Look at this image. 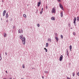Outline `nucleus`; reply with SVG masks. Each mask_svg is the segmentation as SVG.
Listing matches in <instances>:
<instances>
[{
	"label": "nucleus",
	"mask_w": 79,
	"mask_h": 79,
	"mask_svg": "<svg viewBox=\"0 0 79 79\" xmlns=\"http://www.w3.org/2000/svg\"><path fill=\"white\" fill-rule=\"evenodd\" d=\"M22 41L23 43V44L24 45H25V44H26V38H25V37H23V38Z\"/></svg>",
	"instance_id": "1"
},
{
	"label": "nucleus",
	"mask_w": 79,
	"mask_h": 79,
	"mask_svg": "<svg viewBox=\"0 0 79 79\" xmlns=\"http://www.w3.org/2000/svg\"><path fill=\"white\" fill-rule=\"evenodd\" d=\"M76 18L75 17L74 18V19H73V23L75 26L76 25Z\"/></svg>",
	"instance_id": "2"
},
{
	"label": "nucleus",
	"mask_w": 79,
	"mask_h": 79,
	"mask_svg": "<svg viewBox=\"0 0 79 79\" xmlns=\"http://www.w3.org/2000/svg\"><path fill=\"white\" fill-rule=\"evenodd\" d=\"M59 6L60 8L62 10H63V11H64V9H63V6L60 3L59 4Z\"/></svg>",
	"instance_id": "3"
},
{
	"label": "nucleus",
	"mask_w": 79,
	"mask_h": 79,
	"mask_svg": "<svg viewBox=\"0 0 79 79\" xmlns=\"http://www.w3.org/2000/svg\"><path fill=\"white\" fill-rule=\"evenodd\" d=\"M55 9L53 7L52 9V13H55Z\"/></svg>",
	"instance_id": "4"
},
{
	"label": "nucleus",
	"mask_w": 79,
	"mask_h": 79,
	"mask_svg": "<svg viewBox=\"0 0 79 79\" xmlns=\"http://www.w3.org/2000/svg\"><path fill=\"white\" fill-rule=\"evenodd\" d=\"M63 55H61L59 58V60L60 61H62V60H63Z\"/></svg>",
	"instance_id": "5"
},
{
	"label": "nucleus",
	"mask_w": 79,
	"mask_h": 79,
	"mask_svg": "<svg viewBox=\"0 0 79 79\" xmlns=\"http://www.w3.org/2000/svg\"><path fill=\"white\" fill-rule=\"evenodd\" d=\"M6 10H4L3 12V16H5V13H6Z\"/></svg>",
	"instance_id": "6"
},
{
	"label": "nucleus",
	"mask_w": 79,
	"mask_h": 79,
	"mask_svg": "<svg viewBox=\"0 0 79 79\" xmlns=\"http://www.w3.org/2000/svg\"><path fill=\"white\" fill-rule=\"evenodd\" d=\"M23 35H21L20 36H19V38L20 39H21L22 40H23Z\"/></svg>",
	"instance_id": "7"
},
{
	"label": "nucleus",
	"mask_w": 79,
	"mask_h": 79,
	"mask_svg": "<svg viewBox=\"0 0 79 79\" xmlns=\"http://www.w3.org/2000/svg\"><path fill=\"white\" fill-rule=\"evenodd\" d=\"M60 16L62 18L63 16V11L61 12L60 13Z\"/></svg>",
	"instance_id": "8"
},
{
	"label": "nucleus",
	"mask_w": 79,
	"mask_h": 79,
	"mask_svg": "<svg viewBox=\"0 0 79 79\" xmlns=\"http://www.w3.org/2000/svg\"><path fill=\"white\" fill-rule=\"evenodd\" d=\"M55 39L56 40V42H58V37H55Z\"/></svg>",
	"instance_id": "9"
},
{
	"label": "nucleus",
	"mask_w": 79,
	"mask_h": 79,
	"mask_svg": "<svg viewBox=\"0 0 79 79\" xmlns=\"http://www.w3.org/2000/svg\"><path fill=\"white\" fill-rule=\"evenodd\" d=\"M40 4H41V2H38V4L37 5L38 7L40 6Z\"/></svg>",
	"instance_id": "10"
},
{
	"label": "nucleus",
	"mask_w": 79,
	"mask_h": 79,
	"mask_svg": "<svg viewBox=\"0 0 79 79\" xmlns=\"http://www.w3.org/2000/svg\"><path fill=\"white\" fill-rule=\"evenodd\" d=\"M52 40V39L51 38H48V42H51Z\"/></svg>",
	"instance_id": "11"
},
{
	"label": "nucleus",
	"mask_w": 79,
	"mask_h": 79,
	"mask_svg": "<svg viewBox=\"0 0 79 79\" xmlns=\"http://www.w3.org/2000/svg\"><path fill=\"white\" fill-rule=\"evenodd\" d=\"M52 20H55V18L54 17H52L51 18Z\"/></svg>",
	"instance_id": "12"
},
{
	"label": "nucleus",
	"mask_w": 79,
	"mask_h": 79,
	"mask_svg": "<svg viewBox=\"0 0 79 79\" xmlns=\"http://www.w3.org/2000/svg\"><path fill=\"white\" fill-rule=\"evenodd\" d=\"M69 48L71 52V49H72V46L71 45L69 46Z\"/></svg>",
	"instance_id": "13"
},
{
	"label": "nucleus",
	"mask_w": 79,
	"mask_h": 79,
	"mask_svg": "<svg viewBox=\"0 0 79 79\" xmlns=\"http://www.w3.org/2000/svg\"><path fill=\"white\" fill-rule=\"evenodd\" d=\"M6 33H4V36L5 37L6 36Z\"/></svg>",
	"instance_id": "14"
},
{
	"label": "nucleus",
	"mask_w": 79,
	"mask_h": 79,
	"mask_svg": "<svg viewBox=\"0 0 79 79\" xmlns=\"http://www.w3.org/2000/svg\"><path fill=\"white\" fill-rule=\"evenodd\" d=\"M48 43H47L46 44V47H48Z\"/></svg>",
	"instance_id": "15"
},
{
	"label": "nucleus",
	"mask_w": 79,
	"mask_h": 79,
	"mask_svg": "<svg viewBox=\"0 0 79 79\" xmlns=\"http://www.w3.org/2000/svg\"><path fill=\"white\" fill-rule=\"evenodd\" d=\"M44 73H46V74L48 73V71H44Z\"/></svg>",
	"instance_id": "16"
},
{
	"label": "nucleus",
	"mask_w": 79,
	"mask_h": 79,
	"mask_svg": "<svg viewBox=\"0 0 79 79\" xmlns=\"http://www.w3.org/2000/svg\"><path fill=\"white\" fill-rule=\"evenodd\" d=\"M23 16L25 18H26V14H23Z\"/></svg>",
	"instance_id": "17"
},
{
	"label": "nucleus",
	"mask_w": 79,
	"mask_h": 79,
	"mask_svg": "<svg viewBox=\"0 0 79 79\" xmlns=\"http://www.w3.org/2000/svg\"><path fill=\"white\" fill-rule=\"evenodd\" d=\"M44 50H45L46 52H47L48 50H47V49L46 48H44Z\"/></svg>",
	"instance_id": "18"
},
{
	"label": "nucleus",
	"mask_w": 79,
	"mask_h": 79,
	"mask_svg": "<svg viewBox=\"0 0 79 79\" xmlns=\"http://www.w3.org/2000/svg\"><path fill=\"white\" fill-rule=\"evenodd\" d=\"M77 21H79V17H77Z\"/></svg>",
	"instance_id": "19"
},
{
	"label": "nucleus",
	"mask_w": 79,
	"mask_h": 79,
	"mask_svg": "<svg viewBox=\"0 0 79 79\" xmlns=\"http://www.w3.org/2000/svg\"><path fill=\"white\" fill-rule=\"evenodd\" d=\"M42 13H43V11L41 10L40 12V15H42Z\"/></svg>",
	"instance_id": "20"
},
{
	"label": "nucleus",
	"mask_w": 79,
	"mask_h": 79,
	"mask_svg": "<svg viewBox=\"0 0 79 79\" xmlns=\"http://www.w3.org/2000/svg\"><path fill=\"white\" fill-rule=\"evenodd\" d=\"M22 67L23 68H25V66H24V64H23L22 65Z\"/></svg>",
	"instance_id": "21"
},
{
	"label": "nucleus",
	"mask_w": 79,
	"mask_h": 79,
	"mask_svg": "<svg viewBox=\"0 0 79 79\" xmlns=\"http://www.w3.org/2000/svg\"><path fill=\"white\" fill-rule=\"evenodd\" d=\"M75 75V73H74L73 72V77H74Z\"/></svg>",
	"instance_id": "22"
},
{
	"label": "nucleus",
	"mask_w": 79,
	"mask_h": 79,
	"mask_svg": "<svg viewBox=\"0 0 79 79\" xmlns=\"http://www.w3.org/2000/svg\"><path fill=\"white\" fill-rule=\"evenodd\" d=\"M8 15H6V18H8Z\"/></svg>",
	"instance_id": "23"
},
{
	"label": "nucleus",
	"mask_w": 79,
	"mask_h": 79,
	"mask_svg": "<svg viewBox=\"0 0 79 79\" xmlns=\"http://www.w3.org/2000/svg\"><path fill=\"white\" fill-rule=\"evenodd\" d=\"M1 54H0V60H2V56H1Z\"/></svg>",
	"instance_id": "24"
},
{
	"label": "nucleus",
	"mask_w": 79,
	"mask_h": 79,
	"mask_svg": "<svg viewBox=\"0 0 79 79\" xmlns=\"http://www.w3.org/2000/svg\"><path fill=\"white\" fill-rule=\"evenodd\" d=\"M37 26L39 27H40V25L38 23L37 24Z\"/></svg>",
	"instance_id": "25"
},
{
	"label": "nucleus",
	"mask_w": 79,
	"mask_h": 79,
	"mask_svg": "<svg viewBox=\"0 0 79 79\" xmlns=\"http://www.w3.org/2000/svg\"><path fill=\"white\" fill-rule=\"evenodd\" d=\"M18 32L19 33H21V30L19 29L18 31Z\"/></svg>",
	"instance_id": "26"
},
{
	"label": "nucleus",
	"mask_w": 79,
	"mask_h": 79,
	"mask_svg": "<svg viewBox=\"0 0 79 79\" xmlns=\"http://www.w3.org/2000/svg\"><path fill=\"white\" fill-rule=\"evenodd\" d=\"M57 1V2H61V1H60V0H56Z\"/></svg>",
	"instance_id": "27"
},
{
	"label": "nucleus",
	"mask_w": 79,
	"mask_h": 79,
	"mask_svg": "<svg viewBox=\"0 0 79 79\" xmlns=\"http://www.w3.org/2000/svg\"><path fill=\"white\" fill-rule=\"evenodd\" d=\"M61 39H63V35H61Z\"/></svg>",
	"instance_id": "28"
},
{
	"label": "nucleus",
	"mask_w": 79,
	"mask_h": 79,
	"mask_svg": "<svg viewBox=\"0 0 79 79\" xmlns=\"http://www.w3.org/2000/svg\"><path fill=\"white\" fill-rule=\"evenodd\" d=\"M77 74L78 76H79V72H78V73H77Z\"/></svg>",
	"instance_id": "29"
},
{
	"label": "nucleus",
	"mask_w": 79,
	"mask_h": 79,
	"mask_svg": "<svg viewBox=\"0 0 79 79\" xmlns=\"http://www.w3.org/2000/svg\"><path fill=\"white\" fill-rule=\"evenodd\" d=\"M73 35H76V33H75V32H73Z\"/></svg>",
	"instance_id": "30"
},
{
	"label": "nucleus",
	"mask_w": 79,
	"mask_h": 79,
	"mask_svg": "<svg viewBox=\"0 0 79 79\" xmlns=\"http://www.w3.org/2000/svg\"><path fill=\"white\" fill-rule=\"evenodd\" d=\"M13 29H15V26H13L12 27Z\"/></svg>",
	"instance_id": "31"
},
{
	"label": "nucleus",
	"mask_w": 79,
	"mask_h": 79,
	"mask_svg": "<svg viewBox=\"0 0 79 79\" xmlns=\"http://www.w3.org/2000/svg\"><path fill=\"white\" fill-rule=\"evenodd\" d=\"M66 51H67V52L66 53H68L69 52H68V49H66Z\"/></svg>",
	"instance_id": "32"
},
{
	"label": "nucleus",
	"mask_w": 79,
	"mask_h": 79,
	"mask_svg": "<svg viewBox=\"0 0 79 79\" xmlns=\"http://www.w3.org/2000/svg\"><path fill=\"white\" fill-rule=\"evenodd\" d=\"M66 54L67 56H69V53H66Z\"/></svg>",
	"instance_id": "33"
},
{
	"label": "nucleus",
	"mask_w": 79,
	"mask_h": 79,
	"mask_svg": "<svg viewBox=\"0 0 79 79\" xmlns=\"http://www.w3.org/2000/svg\"><path fill=\"white\" fill-rule=\"evenodd\" d=\"M46 8L47 10V9H48V6H46Z\"/></svg>",
	"instance_id": "34"
},
{
	"label": "nucleus",
	"mask_w": 79,
	"mask_h": 79,
	"mask_svg": "<svg viewBox=\"0 0 79 79\" xmlns=\"http://www.w3.org/2000/svg\"><path fill=\"white\" fill-rule=\"evenodd\" d=\"M55 35L56 37V36H57V33H55Z\"/></svg>",
	"instance_id": "35"
},
{
	"label": "nucleus",
	"mask_w": 79,
	"mask_h": 79,
	"mask_svg": "<svg viewBox=\"0 0 79 79\" xmlns=\"http://www.w3.org/2000/svg\"><path fill=\"white\" fill-rule=\"evenodd\" d=\"M67 79H71V78H69V77H67Z\"/></svg>",
	"instance_id": "36"
},
{
	"label": "nucleus",
	"mask_w": 79,
	"mask_h": 79,
	"mask_svg": "<svg viewBox=\"0 0 79 79\" xmlns=\"http://www.w3.org/2000/svg\"><path fill=\"white\" fill-rule=\"evenodd\" d=\"M69 27H71V25H70V24H69Z\"/></svg>",
	"instance_id": "37"
},
{
	"label": "nucleus",
	"mask_w": 79,
	"mask_h": 79,
	"mask_svg": "<svg viewBox=\"0 0 79 79\" xmlns=\"http://www.w3.org/2000/svg\"><path fill=\"white\" fill-rule=\"evenodd\" d=\"M5 55H7V54L6 52H5Z\"/></svg>",
	"instance_id": "38"
},
{
	"label": "nucleus",
	"mask_w": 79,
	"mask_h": 79,
	"mask_svg": "<svg viewBox=\"0 0 79 79\" xmlns=\"http://www.w3.org/2000/svg\"><path fill=\"white\" fill-rule=\"evenodd\" d=\"M21 32H22V33H23V29H22V30H21Z\"/></svg>",
	"instance_id": "39"
},
{
	"label": "nucleus",
	"mask_w": 79,
	"mask_h": 79,
	"mask_svg": "<svg viewBox=\"0 0 79 79\" xmlns=\"http://www.w3.org/2000/svg\"><path fill=\"white\" fill-rule=\"evenodd\" d=\"M6 73H8V72H7V71H6Z\"/></svg>",
	"instance_id": "40"
},
{
	"label": "nucleus",
	"mask_w": 79,
	"mask_h": 79,
	"mask_svg": "<svg viewBox=\"0 0 79 79\" xmlns=\"http://www.w3.org/2000/svg\"><path fill=\"white\" fill-rule=\"evenodd\" d=\"M6 22H7V23L8 22V20H6Z\"/></svg>",
	"instance_id": "41"
},
{
	"label": "nucleus",
	"mask_w": 79,
	"mask_h": 79,
	"mask_svg": "<svg viewBox=\"0 0 79 79\" xmlns=\"http://www.w3.org/2000/svg\"><path fill=\"white\" fill-rule=\"evenodd\" d=\"M2 3H3V2H4V1L3 0H2Z\"/></svg>",
	"instance_id": "42"
},
{
	"label": "nucleus",
	"mask_w": 79,
	"mask_h": 79,
	"mask_svg": "<svg viewBox=\"0 0 79 79\" xmlns=\"http://www.w3.org/2000/svg\"><path fill=\"white\" fill-rule=\"evenodd\" d=\"M42 78H43V79L44 78V76H42Z\"/></svg>",
	"instance_id": "43"
},
{
	"label": "nucleus",
	"mask_w": 79,
	"mask_h": 79,
	"mask_svg": "<svg viewBox=\"0 0 79 79\" xmlns=\"http://www.w3.org/2000/svg\"><path fill=\"white\" fill-rule=\"evenodd\" d=\"M43 8L42 9L41 11H43Z\"/></svg>",
	"instance_id": "44"
},
{
	"label": "nucleus",
	"mask_w": 79,
	"mask_h": 79,
	"mask_svg": "<svg viewBox=\"0 0 79 79\" xmlns=\"http://www.w3.org/2000/svg\"><path fill=\"white\" fill-rule=\"evenodd\" d=\"M6 15H8V13H7L6 14Z\"/></svg>",
	"instance_id": "45"
},
{
	"label": "nucleus",
	"mask_w": 79,
	"mask_h": 79,
	"mask_svg": "<svg viewBox=\"0 0 79 79\" xmlns=\"http://www.w3.org/2000/svg\"><path fill=\"white\" fill-rule=\"evenodd\" d=\"M70 29H73V28L71 27V28H70Z\"/></svg>",
	"instance_id": "46"
},
{
	"label": "nucleus",
	"mask_w": 79,
	"mask_h": 79,
	"mask_svg": "<svg viewBox=\"0 0 79 79\" xmlns=\"http://www.w3.org/2000/svg\"><path fill=\"white\" fill-rule=\"evenodd\" d=\"M1 19L2 20V18H1Z\"/></svg>",
	"instance_id": "47"
},
{
	"label": "nucleus",
	"mask_w": 79,
	"mask_h": 79,
	"mask_svg": "<svg viewBox=\"0 0 79 79\" xmlns=\"http://www.w3.org/2000/svg\"><path fill=\"white\" fill-rule=\"evenodd\" d=\"M37 11H38V10L37 9Z\"/></svg>",
	"instance_id": "48"
},
{
	"label": "nucleus",
	"mask_w": 79,
	"mask_h": 79,
	"mask_svg": "<svg viewBox=\"0 0 79 79\" xmlns=\"http://www.w3.org/2000/svg\"><path fill=\"white\" fill-rule=\"evenodd\" d=\"M3 79H6V78H3Z\"/></svg>",
	"instance_id": "49"
},
{
	"label": "nucleus",
	"mask_w": 79,
	"mask_h": 79,
	"mask_svg": "<svg viewBox=\"0 0 79 79\" xmlns=\"http://www.w3.org/2000/svg\"><path fill=\"white\" fill-rule=\"evenodd\" d=\"M32 69H34V68H32Z\"/></svg>",
	"instance_id": "50"
}]
</instances>
